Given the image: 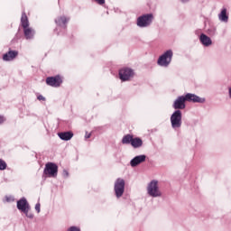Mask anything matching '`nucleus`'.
Wrapping results in <instances>:
<instances>
[{"mask_svg": "<svg viewBox=\"0 0 231 231\" xmlns=\"http://www.w3.org/2000/svg\"><path fill=\"white\" fill-rule=\"evenodd\" d=\"M153 16L151 14H144L143 16H140L137 19V26H140V28H145L152 23Z\"/></svg>", "mask_w": 231, "mask_h": 231, "instance_id": "nucleus-6", "label": "nucleus"}, {"mask_svg": "<svg viewBox=\"0 0 231 231\" xmlns=\"http://www.w3.org/2000/svg\"><path fill=\"white\" fill-rule=\"evenodd\" d=\"M218 19L223 23H228V14H226V8H224L218 14Z\"/></svg>", "mask_w": 231, "mask_h": 231, "instance_id": "nucleus-20", "label": "nucleus"}, {"mask_svg": "<svg viewBox=\"0 0 231 231\" xmlns=\"http://www.w3.org/2000/svg\"><path fill=\"white\" fill-rule=\"evenodd\" d=\"M43 174L47 176V178H57V174H59V166L53 162H47L45 164Z\"/></svg>", "mask_w": 231, "mask_h": 231, "instance_id": "nucleus-1", "label": "nucleus"}, {"mask_svg": "<svg viewBox=\"0 0 231 231\" xmlns=\"http://www.w3.org/2000/svg\"><path fill=\"white\" fill-rule=\"evenodd\" d=\"M97 5H106V0H95Z\"/></svg>", "mask_w": 231, "mask_h": 231, "instance_id": "nucleus-24", "label": "nucleus"}, {"mask_svg": "<svg viewBox=\"0 0 231 231\" xmlns=\"http://www.w3.org/2000/svg\"><path fill=\"white\" fill-rule=\"evenodd\" d=\"M185 97L184 96L179 97L173 103V107L175 109H185L186 105H185Z\"/></svg>", "mask_w": 231, "mask_h": 231, "instance_id": "nucleus-12", "label": "nucleus"}, {"mask_svg": "<svg viewBox=\"0 0 231 231\" xmlns=\"http://www.w3.org/2000/svg\"><path fill=\"white\" fill-rule=\"evenodd\" d=\"M5 121H6V118H5L3 116H0V125L5 124Z\"/></svg>", "mask_w": 231, "mask_h": 231, "instance_id": "nucleus-27", "label": "nucleus"}, {"mask_svg": "<svg viewBox=\"0 0 231 231\" xmlns=\"http://www.w3.org/2000/svg\"><path fill=\"white\" fill-rule=\"evenodd\" d=\"M35 210L39 213V212H41V204H36L35 205Z\"/></svg>", "mask_w": 231, "mask_h": 231, "instance_id": "nucleus-25", "label": "nucleus"}, {"mask_svg": "<svg viewBox=\"0 0 231 231\" xmlns=\"http://www.w3.org/2000/svg\"><path fill=\"white\" fill-rule=\"evenodd\" d=\"M58 136L60 138V140H64L65 142H68L73 138L72 132H62L59 133Z\"/></svg>", "mask_w": 231, "mask_h": 231, "instance_id": "nucleus-15", "label": "nucleus"}, {"mask_svg": "<svg viewBox=\"0 0 231 231\" xmlns=\"http://www.w3.org/2000/svg\"><path fill=\"white\" fill-rule=\"evenodd\" d=\"M147 157L145 155H138L135 156L132 161L130 162L131 167H137V165H140V163H143L145 162V159Z\"/></svg>", "mask_w": 231, "mask_h": 231, "instance_id": "nucleus-13", "label": "nucleus"}, {"mask_svg": "<svg viewBox=\"0 0 231 231\" xmlns=\"http://www.w3.org/2000/svg\"><path fill=\"white\" fill-rule=\"evenodd\" d=\"M23 35L27 40L33 39V35H35V31H33L32 27H27L23 29Z\"/></svg>", "mask_w": 231, "mask_h": 231, "instance_id": "nucleus-19", "label": "nucleus"}, {"mask_svg": "<svg viewBox=\"0 0 231 231\" xmlns=\"http://www.w3.org/2000/svg\"><path fill=\"white\" fill-rule=\"evenodd\" d=\"M7 164L6 162L3 161V159H0V171L6 170Z\"/></svg>", "mask_w": 231, "mask_h": 231, "instance_id": "nucleus-22", "label": "nucleus"}, {"mask_svg": "<svg viewBox=\"0 0 231 231\" xmlns=\"http://www.w3.org/2000/svg\"><path fill=\"white\" fill-rule=\"evenodd\" d=\"M148 194L152 196V198H158V196H162V192L158 189V181L152 180L148 185Z\"/></svg>", "mask_w": 231, "mask_h": 231, "instance_id": "nucleus-7", "label": "nucleus"}, {"mask_svg": "<svg viewBox=\"0 0 231 231\" xmlns=\"http://www.w3.org/2000/svg\"><path fill=\"white\" fill-rule=\"evenodd\" d=\"M17 208H18V210H21V212H23V214H25L26 217L32 219L33 214L29 213L30 212V204L28 203V200H26V199H21L20 200L17 201Z\"/></svg>", "mask_w": 231, "mask_h": 231, "instance_id": "nucleus-2", "label": "nucleus"}, {"mask_svg": "<svg viewBox=\"0 0 231 231\" xmlns=\"http://www.w3.org/2000/svg\"><path fill=\"white\" fill-rule=\"evenodd\" d=\"M199 41L203 44V46H212V40L206 34H200Z\"/></svg>", "mask_w": 231, "mask_h": 231, "instance_id": "nucleus-14", "label": "nucleus"}, {"mask_svg": "<svg viewBox=\"0 0 231 231\" xmlns=\"http://www.w3.org/2000/svg\"><path fill=\"white\" fill-rule=\"evenodd\" d=\"M68 231H80V228L77 226H71Z\"/></svg>", "mask_w": 231, "mask_h": 231, "instance_id": "nucleus-23", "label": "nucleus"}, {"mask_svg": "<svg viewBox=\"0 0 231 231\" xmlns=\"http://www.w3.org/2000/svg\"><path fill=\"white\" fill-rule=\"evenodd\" d=\"M182 3H187L189 0H180Z\"/></svg>", "mask_w": 231, "mask_h": 231, "instance_id": "nucleus-30", "label": "nucleus"}, {"mask_svg": "<svg viewBox=\"0 0 231 231\" xmlns=\"http://www.w3.org/2000/svg\"><path fill=\"white\" fill-rule=\"evenodd\" d=\"M46 84L51 88H60V84H62V78L59 75L55 77H49L46 79Z\"/></svg>", "mask_w": 231, "mask_h": 231, "instance_id": "nucleus-9", "label": "nucleus"}, {"mask_svg": "<svg viewBox=\"0 0 231 231\" xmlns=\"http://www.w3.org/2000/svg\"><path fill=\"white\" fill-rule=\"evenodd\" d=\"M171 60H172V51H167L162 56H160L157 61V64H159V66H164L165 68H167V66L171 64Z\"/></svg>", "mask_w": 231, "mask_h": 231, "instance_id": "nucleus-4", "label": "nucleus"}, {"mask_svg": "<svg viewBox=\"0 0 231 231\" xmlns=\"http://www.w3.org/2000/svg\"><path fill=\"white\" fill-rule=\"evenodd\" d=\"M183 97H184V100L186 102H193L194 104H196V103L203 104V102H205V98H201V97L196 96V94L188 93Z\"/></svg>", "mask_w": 231, "mask_h": 231, "instance_id": "nucleus-10", "label": "nucleus"}, {"mask_svg": "<svg viewBox=\"0 0 231 231\" xmlns=\"http://www.w3.org/2000/svg\"><path fill=\"white\" fill-rule=\"evenodd\" d=\"M132 143H133V135H131V134H126L122 139V143H124V144H129Z\"/></svg>", "mask_w": 231, "mask_h": 231, "instance_id": "nucleus-21", "label": "nucleus"}, {"mask_svg": "<svg viewBox=\"0 0 231 231\" xmlns=\"http://www.w3.org/2000/svg\"><path fill=\"white\" fill-rule=\"evenodd\" d=\"M134 76V72L129 68H124L119 70V79L124 82H125V80H129V79H132Z\"/></svg>", "mask_w": 231, "mask_h": 231, "instance_id": "nucleus-8", "label": "nucleus"}, {"mask_svg": "<svg viewBox=\"0 0 231 231\" xmlns=\"http://www.w3.org/2000/svg\"><path fill=\"white\" fill-rule=\"evenodd\" d=\"M85 138H86V139H88V138H91V134H88V133H86V134H85Z\"/></svg>", "mask_w": 231, "mask_h": 231, "instance_id": "nucleus-29", "label": "nucleus"}, {"mask_svg": "<svg viewBox=\"0 0 231 231\" xmlns=\"http://www.w3.org/2000/svg\"><path fill=\"white\" fill-rule=\"evenodd\" d=\"M131 145L134 149H138L143 145V141L140 137H133Z\"/></svg>", "mask_w": 231, "mask_h": 231, "instance_id": "nucleus-18", "label": "nucleus"}, {"mask_svg": "<svg viewBox=\"0 0 231 231\" xmlns=\"http://www.w3.org/2000/svg\"><path fill=\"white\" fill-rule=\"evenodd\" d=\"M19 55V51L10 50L8 52L3 55V60L9 62L10 60H14Z\"/></svg>", "mask_w": 231, "mask_h": 231, "instance_id": "nucleus-11", "label": "nucleus"}, {"mask_svg": "<svg viewBox=\"0 0 231 231\" xmlns=\"http://www.w3.org/2000/svg\"><path fill=\"white\" fill-rule=\"evenodd\" d=\"M7 201H10V199L7 198Z\"/></svg>", "mask_w": 231, "mask_h": 231, "instance_id": "nucleus-31", "label": "nucleus"}, {"mask_svg": "<svg viewBox=\"0 0 231 231\" xmlns=\"http://www.w3.org/2000/svg\"><path fill=\"white\" fill-rule=\"evenodd\" d=\"M21 25L23 30L26 28H30V22L28 21V15H26V13L22 14Z\"/></svg>", "mask_w": 231, "mask_h": 231, "instance_id": "nucleus-17", "label": "nucleus"}, {"mask_svg": "<svg viewBox=\"0 0 231 231\" xmlns=\"http://www.w3.org/2000/svg\"><path fill=\"white\" fill-rule=\"evenodd\" d=\"M171 124L173 129L181 127V111L176 110L171 116Z\"/></svg>", "mask_w": 231, "mask_h": 231, "instance_id": "nucleus-5", "label": "nucleus"}, {"mask_svg": "<svg viewBox=\"0 0 231 231\" xmlns=\"http://www.w3.org/2000/svg\"><path fill=\"white\" fill-rule=\"evenodd\" d=\"M63 176H64V178H68V176H69V172H68L67 170H64L63 171Z\"/></svg>", "mask_w": 231, "mask_h": 231, "instance_id": "nucleus-28", "label": "nucleus"}, {"mask_svg": "<svg viewBox=\"0 0 231 231\" xmlns=\"http://www.w3.org/2000/svg\"><path fill=\"white\" fill-rule=\"evenodd\" d=\"M68 21H69V18L66 16H59L55 20V23L56 24H58V26H64V28H66V24H68Z\"/></svg>", "mask_w": 231, "mask_h": 231, "instance_id": "nucleus-16", "label": "nucleus"}, {"mask_svg": "<svg viewBox=\"0 0 231 231\" xmlns=\"http://www.w3.org/2000/svg\"><path fill=\"white\" fill-rule=\"evenodd\" d=\"M114 190L116 198H122L125 191V180L124 179H117L115 182Z\"/></svg>", "mask_w": 231, "mask_h": 231, "instance_id": "nucleus-3", "label": "nucleus"}, {"mask_svg": "<svg viewBox=\"0 0 231 231\" xmlns=\"http://www.w3.org/2000/svg\"><path fill=\"white\" fill-rule=\"evenodd\" d=\"M38 100H42L43 102L46 101V97H44L42 95H40L37 97Z\"/></svg>", "mask_w": 231, "mask_h": 231, "instance_id": "nucleus-26", "label": "nucleus"}]
</instances>
